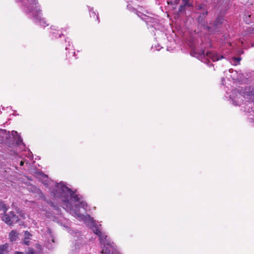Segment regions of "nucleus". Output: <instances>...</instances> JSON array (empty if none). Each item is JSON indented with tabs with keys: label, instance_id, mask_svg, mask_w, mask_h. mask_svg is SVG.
Instances as JSON below:
<instances>
[{
	"label": "nucleus",
	"instance_id": "1",
	"mask_svg": "<svg viewBox=\"0 0 254 254\" xmlns=\"http://www.w3.org/2000/svg\"><path fill=\"white\" fill-rule=\"evenodd\" d=\"M44 184L53 187L50 189V191L56 199L62 201L63 207L74 217L83 221L94 233L99 236L101 253L121 254L117 250L116 245L102 232L101 225H98L89 215L83 214L86 211L88 205L81 195L72 191L63 182L55 183L53 181H48Z\"/></svg>",
	"mask_w": 254,
	"mask_h": 254
},
{
	"label": "nucleus",
	"instance_id": "2",
	"mask_svg": "<svg viewBox=\"0 0 254 254\" xmlns=\"http://www.w3.org/2000/svg\"><path fill=\"white\" fill-rule=\"evenodd\" d=\"M23 10L26 13L30 14L35 22L41 26L46 27L48 25L45 18L42 17L41 10L36 0H27V2L24 5Z\"/></svg>",
	"mask_w": 254,
	"mask_h": 254
},
{
	"label": "nucleus",
	"instance_id": "3",
	"mask_svg": "<svg viewBox=\"0 0 254 254\" xmlns=\"http://www.w3.org/2000/svg\"><path fill=\"white\" fill-rule=\"evenodd\" d=\"M11 136L17 145L20 146L21 148H24L25 145L17 131L12 130L10 134L9 132H7L5 130L0 129V143L8 142Z\"/></svg>",
	"mask_w": 254,
	"mask_h": 254
},
{
	"label": "nucleus",
	"instance_id": "4",
	"mask_svg": "<svg viewBox=\"0 0 254 254\" xmlns=\"http://www.w3.org/2000/svg\"><path fill=\"white\" fill-rule=\"evenodd\" d=\"M229 97L233 102V104L235 105H239L242 101L241 93H239L237 89L232 90Z\"/></svg>",
	"mask_w": 254,
	"mask_h": 254
},
{
	"label": "nucleus",
	"instance_id": "5",
	"mask_svg": "<svg viewBox=\"0 0 254 254\" xmlns=\"http://www.w3.org/2000/svg\"><path fill=\"white\" fill-rule=\"evenodd\" d=\"M5 212L6 211H4ZM2 220L9 225H11L14 222H17L18 219L17 217L14 215L13 212H10L9 214L4 213L2 217Z\"/></svg>",
	"mask_w": 254,
	"mask_h": 254
},
{
	"label": "nucleus",
	"instance_id": "6",
	"mask_svg": "<svg viewBox=\"0 0 254 254\" xmlns=\"http://www.w3.org/2000/svg\"><path fill=\"white\" fill-rule=\"evenodd\" d=\"M226 77L229 79L231 78L235 81H240L242 79V75L233 69H230L226 72Z\"/></svg>",
	"mask_w": 254,
	"mask_h": 254
},
{
	"label": "nucleus",
	"instance_id": "7",
	"mask_svg": "<svg viewBox=\"0 0 254 254\" xmlns=\"http://www.w3.org/2000/svg\"><path fill=\"white\" fill-rule=\"evenodd\" d=\"M206 56L208 58H210L213 62L217 61L220 59L223 58L222 56H219L215 53L207 52L206 53Z\"/></svg>",
	"mask_w": 254,
	"mask_h": 254
},
{
	"label": "nucleus",
	"instance_id": "8",
	"mask_svg": "<svg viewBox=\"0 0 254 254\" xmlns=\"http://www.w3.org/2000/svg\"><path fill=\"white\" fill-rule=\"evenodd\" d=\"M18 233L14 230L11 231L9 234V239L11 242L15 241L18 238Z\"/></svg>",
	"mask_w": 254,
	"mask_h": 254
},
{
	"label": "nucleus",
	"instance_id": "9",
	"mask_svg": "<svg viewBox=\"0 0 254 254\" xmlns=\"http://www.w3.org/2000/svg\"><path fill=\"white\" fill-rule=\"evenodd\" d=\"M31 237L32 235L27 231H26L25 232V237L23 241V243L26 245H29L30 241L29 240L31 239Z\"/></svg>",
	"mask_w": 254,
	"mask_h": 254
},
{
	"label": "nucleus",
	"instance_id": "10",
	"mask_svg": "<svg viewBox=\"0 0 254 254\" xmlns=\"http://www.w3.org/2000/svg\"><path fill=\"white\" fill-rule=\"evenodd\" d=\"M88 9L90 17L93 18L95 19V20H97L98 19V17L96 15V12L93 10V8L92 7H89Z\"/></svg>",
	"mask_w": 254,
	"mask_h": 254
},
{
	"label": "nucleus",
	"instance_id": "11",
	"mask_svg": "<svg viewBox=\"0 0 254 254\" xmlns=\"http://www.w3.org/2000/svg\"><path fill=\"white\" fill-rule=\"evenodd\" d=\"M8 248L7 244H4L0 246V254H5Z\"/></svg>",
	"mask_w": 254,
	"mask_h": 254
},
{
	"label": "nucleus",
	"instance_id": "12",
	"mask_svg": "<svg viewBox=\"0 0 254 254\" xmlns=\"http://www.w3.org/2000/svg\"><path fill=\"white\" fill-rule=\"evenodd\" d=\"M7 209V206L2 201H0V210L6 211Z\"/></svg>",
	"mask_w": 254,
	"mask_h": 254
},
{
	"label": "nucleus",
	"instance_id": "13",
	"mask_svg": "<svg viewBox=\"0 0 254 254\" xmlns=\"http://www.w3.org/2000/svg\"><path fill=\"white\" fill-rule=\"evenodd\" d=\"M245 94H247V95L248 96H253L254 97V88H253L252 89V90L251 91H246L245 92Z\"/></svg>",
	"mask_w": 254,
	"mask_h": 254
},
{
	"label": "nucleus",
	"instance_id": "14",
	"mask_svg": "<svg viewBox=\"0 0 254 254\" xmlns=\"http://www.w3.org/2000/svg\"><path fill=\"white\" fill-rule=\"evenodd\" d=\"M24 254H36V253L33 249L29 248L28 250L24 253Z\"/></svg>",
	"mask_w": 254,
	"mask_h": 254
},
{
	"label": "nucleus",
	"instance_id": "15",
	"mask_svg": "<svg viewBox=\"0 0 254 254\" xmlns=\"http://www.w3.org/2000/svg\"><path fill=\"white\" fill-rule=\"evenodd\" d=\"M240 60H241L240 58H234L233 60V62H234V64L236 65L237 64H238L239 63Z\"/></svg>",
	"mask_w": 254,
	"mask_h": 254
},
{
	"label": "nucleus",
	"instance_id": "16",
	"mask_svg": "<svg viewBox=\"0 0 254 254\" xmlns=\"http://www.w3.org/2000/svg\"><path fill=\"white\" fill-rule=\"evenodd\" d=\"M184 2V5L185 6H190L191 5L189 3V0H182Z\"/></svg>",
	"mask_w": 254,
	"mask_h": 254
},
{
	"label": "nucleus",
	"instance_id": "17",
	"mask_svg": "<svg viewBox=\"0 0 254 254\" xmlns=\"http://www.w3.org/2000/svg\"><path fill=\"white\" fill-rule=\"evenodd\" d=\"M185 6H185V5H184V4H183V5H181L180 6V8H179V11H180V12H181V11H182V10H183Z\"/></svg>",
	"mask_w": 254,
	"mask_h": 254
},
{
	"label": "nucleus",
	"instance_id": "18",
	"mask_svg": "<svg viewBox=\"0 0 254 254\" xmlns=\"http://www.w3.org/2000/svg\"><path fill=\"white\" fill-rule=\"evenodd\" d=\"M25 162H26V163H27L28 161L27 160H21L20 161V165L21 166H23Z\"/></svg>",
	"mask_w": 254,
	"mask_h": 254
},
{
	"label": "nucleus",
	"instance_id": "19",
	"mask_svg": "<svg viewBox=\"0 0 254 254\" xmlns=\"http://www.w3.org/2000/svg\"><path fill=\"white\" fill-rule=\"evenodd\" d=\"M206 28L207 29V30L209 32L211 33L213 32V30H211V28L210 27H206Z\"/></svg>",
	"mask_w": 254,
	"mask_h": 254
},
{
	"label": "nucleus",
	"instance_id": "20",
	"mask_svg": "<svg viewBox=\"0 0 254 254\" xmlns=\"http://www.w3.org/2000/svg\"><path fill=\"white\" fill-rule=\"evenodd\" d=\"M13 254H24V253L20 252H15Z\"/></svg>",
	"mask_w": 254,
	"mask_h": 254
},
{
	"label": "nucleus",
	"instance_id": "21",
	"mask_svg": "<svg viewBox=\"0 0 254 254\" xmlns=\"http://www.w3.org/2000/svg\"><path fill=\"white\" fill-rule=\"evenodd\" d=\"M19 215H20V216H21L22 217H23V218H25V214H24V213H22V212H20Z\"/></svg>",
	"mask_w": 254,
	"mask_h": 254
},
{
	"label": "nucleus",
	"instance_id": "22",
	"mask_svg": "<svg viewBox=\"0 0 254 254\" xmlns=\"http://www.w3.org/2000/svg\"><path fill=\"white\" fill-rule=\"evenodd\" d=\"M250 33L254 34V29L253 28V29L251 30V31H250Z\"/></svg>",
	"mask_w": 254,
	"mask_h": 254
},
{
	"label": "nucleus",
	"instance_id": "23",
	"mask_svg": "<svg viewBox=\"0 0 254 254\" xmlns=\"http://www.w3.org/2000/svg\"><path fill=\"white\" fill-rule=\"evenodd\" d=\"M28 157H30V158L31 157L32 155H31V152H28Z\"/></svg>",
	"mask_w": 254,
	"mask_h": 254
},
{
	"label": "nucleus",
	"instance_id": "24",
	"mask_svg": "<svg viewBox=\"0 0 254 254\" xmlns=\"http://www.w3.org/2000/svg\"><path fill=\"white\" fill-rule=\"evenodd\" d=\"M55 26H52V27H51V29L56 30V29H55Z\"/></svg>",
	"mask_w": 254,
	"mask_h": 254
},
{
	"label": "nucleus",
	"instance_id": "25",
	"mask_svg": "<svg viewBox=\"0 0 254 254\" xmlns=\"http://www.w3.org/2000/svg\"><path fill=\"white\" fill-rule=\"evenodd\" d=\"M156 50L159 51L160 50V48H156Z\"/></svg>",
	"mask_w": 254,
	"mask_h": 254
},
{
	"label": "nucleus",
	"instance_id": "26",
	"mask_svg": "<svg viewBox=\"0 0 254 254\" xmlns=\"http://www.w3.org/2000/svg\"><path fill=\"white\" fill-rule=\"evenodd\" d=\"M179 0H176V3H178V2H179Z\"/></svg>",
	"mask_w": 254,
	"mask_h": 254
},
{
	"label": "nucleus",
	"instance_id": "27",
	"mask_svg": "<svg viewBox=\"0 0 254 254\" xmlns=\"http://www.w3.org/2000/svg\"><path fill=\"white\" fill-rule=\"evenodd\" d=\"M202 54L203 56H204V51L202 52Z\"/></svg>",
	"mask_w": 254,
	"mask_h": 254
},
{
	"label": "nucleus",
	"instance_id": "28",
	"mask_svg": "<svg viewBox=\"0 0 254 254\" xmlns=\"http://www.w3.org/2000/svg\"><path fill=\"white\" fill-rule=\"evenodd\" d=\"M52 241L53 242H54V239H53V238H52Z\"/></svg>",
	"mask_w": 254,
	"mask_h": 254
},
{
	"label": "nucleus",
	"instance_id": "29",
	"mask_svg": "<svg viewBox=\"0 0 254 254\" xmlns=\"http://www.w3.org/2000/svg\"><path fill=\"white\" fill-rule=\"evenodd\" d=\"M20 1V0H15V1H16V2H18V1Z\"/></svg>",
	"mask_w": 254,
	"mask_h": 254
},
{
	"label": "nucleus",
	"instance_id": "30",
	"mask_svg": "<svg viewBox=\"0 0 254 254\" xmlns=\"http://www.w3.org/2000/svg\"><path fill=\"white\" fill-rule=\"evenodd\" d=\"M61 34H59V37H61Z\"/></svg>",
	"mask_w": 254,
	"mask_h": 254
},
{
	"label": "nucleus",
	"instance_id": "31",
	"mask_svg": "<svg viewBox=\"0 0 254 254\" xmlns=\"http://www.w3.org/2000/svg\"><path fill=\"white\" fill-rule=\"evenodd\" d=\"M223 80H224V79H222V82H223ZM222 84H224V83H223V82H222Z\"/></svg>",
	"mask_w": 254,
	"mask_h": 254
}]
</instances>
